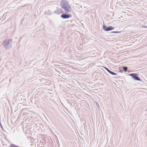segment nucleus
<instances>
[{"label": "nucleus", "instance_id": "6", "mask_svg": "<svg viewBox=\"0 0 147 147\" xmlns=\"http://www.w3.org/2000/svg\"><path fill=\"white\" fill-rule=\"evenodd\" d=\"M10 147H20L18 146L15 145L13 144H11L10 146Z\"/></svg>", "mask_w": 147, "mask_h": 147}, {"label": "nucleus", "instance_id": "1", "mask_svg": "<svg viewBox=\"0 0 147 147\" xmlns=\"http://www.w3.org/2000/svg\"><path fill=\"white\" fill-rule=\"evenodd\" d=\"M61 7L65 10L66 13L70 12L71 11V8L69 3L65 0L61 1Z\"/></svg>", "mask_w": 147, "mask_h": 147}, {"label": "nucleus", "instance_id": "8", "mask_svg": "<svg viewBox=\"0 0 147 147\" xmlns=\"http://www.w3.org/2000/svg\"><path fill=\"white\" fill-rule=\"evenodd\" d=\"M123 69L124 70L126 71L127 70V67H123Z\"/></svg>", "mask_w": 147, "mask_h": 147}, {"label": "nucleus", "instance_id": "9", "mask_svg": "<svg viewBox=\"0 0 147 147\" xmlns=\"http://www.w3.org/2000/svg\"><path fill=\"white\" fill-rule=\"evenodd\" d=\"M105 69L109 73L110 71L106 67H104Z\"/></svg>", "mask_w": 147, "mask_h": 147}, {"label": "nucleus", "instance_id": "7", "mask_svg": "<svg viewBox=\"0 0 147 147\" xmlns=\"http://www.w3.org/2000/svg\"><path fill=\"white\" fill-rule=\"evenodd\" d=\"M109 73L113 75H116L117 74H116L111 71Z\"/></svg>", "mask_w": 147, "mask_h": 147}, {"label": "nucleus", "instance_id": "5", "mask_svg": "<svg viewBox=\"0 0 147 147\" xmlns=\"http://www.w3.org/2000/svg\"><path fill=\"white\" fill-rule=\"evenodd\" d=\"M61 17L63 19H67L69 18L70 16L67 14H63L61 15Z\"/></svg>", "mask_w": 147, "mask_h": 147}, {"label": "nucleus", "instance_id": "3", "mask_svg": "<svg viewBox=\"0 0 147 147\" xmlns=\"http://www.w3.org/2000/svg\"><path fill=\"white\" fill-rule=\"evenodd\" d=\"M129 76H131L136 80L140 81V79L138 76V75L136 74H131Z\"/></svg>", "mask_w": 147, "mask_h": 147}, {"label": "nucleus", "instance_id": "11", "mask_svg": "<svg viewBox=\"0 0 147 147\" xmlns=\"http://www.w3.org/2000/svg\"><path fill=\"white\" fill-rule=\"evenodd\" d=\"M70 105H72V103H71L70 102Z\"/></svg>", "mask_w": 147, "mask_h": 147}, {"label": "nucleus", "instance_id": "2", "mask_svg": "<svg viewBox=\"0 0 147 147\" xmlns=\"http://www.w3.org/2000/svg\"><path fill=\"white\" fill-rule=\"evenodd\" d=\"M2 44L3 47L6 49H10L12 47V40L9 39H6L3 42Z\"/></svg>", "mask_w": 147, "mask_h": 147}, {"label": "nucleus", "instance_id": "12", "mask_svg": "<svg viewBox=\"0 0 147 147\" xmlns=\"http://www.w3.org/2000/svg\"><path fill=\"white\" fill-rule=\"evenodd\" d=\"M146 27H146H147V26H145V27Z\"/></svg>", "mask_w": 147, "mask_h": 147}, {"label": "nucleus", "instance_id": "4", "mask_svg": "<svg viewBox=\"0 0 147 147\" xmlns=\"http://www.w3.org/2000/svg\"><path fill=\"white\" fill-rule=\"evenodd\" d=\"M102 28L103 29L107 31L113 30L114 29V28L112 26H108V27H107L106 26L104 25H103Z\"/></svg>", "mask_w": 147, "mask_h": 147}, {"label": "nucleus", "instance_id": "10", "mask_svg": "<svg viewBox=\"0 0 147 147\" xmlns=\"http://www.w3.org/2000/svg\"><path fill=\"white\" fill-rule=\"evenodd\" d=\"M112 32L114 33H118L119 32L113 31V32Z\"/></svg>", "mask_w": 147, "mask_h": 147}]
</instances>
